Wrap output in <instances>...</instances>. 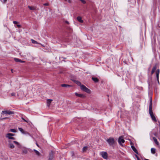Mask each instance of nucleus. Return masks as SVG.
I'll list each match as a JSON object with an SVG mask.
<instances>
[{"mask_svg":"<svg viewBox=\"0 0 160 160\" xmlns=\"http://www.w3.org/2000/svg\"><path fill=\"white\" fill-rule=\"evenodd\" d=\"M49 5L48 3H45L43 4V5L44 6H48Z\"/></svg>","mask_w":160,"mask_h":160,"instance_id":"obj_33","label":"nucleus"},{"mask_svg":"<svg viewBox=\"0 0 160 160\" xmlns=\"http://www.w3.org/2000/svg\"><path fill=\"white\" fill-rule=\"evenodd\" d=\"M137 158V160H138L139 159H140L138 157V158Z\"/></svg>","mask_w":160,"mask_h":160,"instance_id":"obj_40","label":"nucleus"},{"mask_svg":"<svg viewBox=\"0 0 160 160\" xmlns=\"http://www.w3.org/2000/svg\"><path fill=\"white\" fill-rule=\"evenodd\" d=\"M10 132H16V131L15 129H11L10 130Z\"/></svg>","mask_w":160,"mask_h":160,"instance_id":"obj_29","label":"nucleus"},{"mask_svg":"<svg viewBox=\"0 0 160 160\" xmlns=\"http://www.w3.org/2000/svg\"><path fill=\"white\" fill-rule=\"evenodd\" d=\"M13 22L14 24H17L18 23V22L16 21H13Z\"/></svg>","mask_w":160,"mask_h":160,"instance_id":"obj_31","label":"nucleus"},{"mask_svg":"<svg viewBox=\"0 0 160 160\" xmlns=\"http://www.w3.org/2000/svg\"><path fill=\"white\" fill-rule=\"evenodd\" d=\"M65 22L68 24L69 23V22L68 21H65Z\"/></svg>","mask_w":160,"mask_h":160,"instance_id":"obj_37","label":"nucleus"},{"mask_svg":"<svg viewBox=\"0 0 160 160\" xmlns=\"http://www.w3.org/2000/svg\"><path fill=\"white\" fill-rule=\"evenodd\" d=\"M7 1V0H3V2L4 3H5Z\"/></svg>","mask_w":160,"mask_h":160,"instance_id":"obj_34","label":"nucleus"},{"mask_svg":"<svg viewBox=\"0 0 160 160\" xmlns=\"http://www.w3.org/2000/svg\"><path fill=\"white\" fill-rule=\"evenodd\" d=\"M33 151L35 152L36 155H37L38 156H39L40 155V153L38 151L35 149H34Z\"/></svg>","mask_w":160,"mask_h":160,"instance_id":"obj_24","label":"nucleus"},{"mask_svg":"<svg viewBox=\"0 0 160 160\" xmlns=\"http://www.w3.org/2000/svg\"><path fill=\"white\" fill-rule=\"evenodd\" d=\"M17 27L18 28H19L21 27V25H20L18 24V25H17Z\"/></svg>","mask_w":160,"mask_h":160,"instance_id":"obj_36","label":"nucleus"},{"mask_svg":"<svg viewBox=\"0 0 160 160\" xmlns=\"http://www.w3.org/2000/svg\"><path fill=\"white\" fill-rule=\"evenodd\" d=\"M118 142L119 144L121 146H123L122 143H123L125 142V140L123 138L122 136H121L119 137L118 140Z\"/></svg>","mask_w":160,"mask_h":160,"instance_id":"obj_6","label":"nucleus"},{"mask_svg":"<svg viewBox=\"0 0 160 160\" xmlns=\"http://www.w3.org/2000/svg\"><path fill=\"white\" fill-rule=\"evenodd\" d=\"M145 160H149L148 159H145Z\"/></svg>","mask_w":160,"mask_h":160,"instance_id":"obj_43","label":"nucleus"},{"mask_svg":"<svg viewBox=\"0 0 160 160\" xmlns=\"http://www.w3.org/2000/svg\"><path fill=\"white\" fill-rule=\"evenodd\" d=\"M68 2L69 3H71V0H67Z\"/></svg>","mask_w":160,"mask_h":160,"instance_id":"obj_35","label":"nucleus"},{"mask_svg":"<svg viewBox=\"0 0 160 160\" xmlns=\"http://www.w3.org/2000/svg\"><path fill=\"white\" fill-rule=\"evenodd\" d=\"M157 69V66L156 65H155L152 68L151 72V75H152L153 74V73L155 72V71H156V69Z\"/></svg>","mask_w":160,"mask_h":160,"instance_id":"obj_11","label":"nucleus"},{"mask_svg":"<svg viewBox=\"0 0 160 160\" xmlns=\"http://www.w3.org/2000/svg\"><path fill=\"white\" fill-rule=\"evenodd\" d=\"M82 3L85 4L86 3V1L84 0H80Z\"/></svg>","mask_w":160,"mask_h":160,"instance_id":"obj_30","label":"nucleus"},{"mask_svg":"<svg viewBox=\"0 0 160 160\" xmlns=\"http://www.w3.org/2000/svg\"><path fill=\"white\" fill-rule=\"evenodd\" d=\"M151 153L153 154H154L155 152L156 149L154 148H151Z\"/></svg>","mask_w":160,"mask_h":160,"instance_id":"obj_23","label":"nucleus"},{"mask_svg":"<svg viewBox=\"0 0 160 160\" xmlns=\"http://www.w3.org/2000/svg\"><path fill=\"white\" fill-rule=\"evenodd\" d=\"M22 119L25 122H27L24 118H22Z\"/></svg>","mask_w":160,"mask_h":160,"instance_id":"obj_38","label":"nucleus"},{"mask_svg":"<svg viewBox=\"0 0 160 160\" xmlns=\"http://www.w3.org/2000/svg\"><path fill=\"white\" fill-rule=\"evenodd\" d=\"M153 140L154 141V142H155V143L157 145H158L159 144L158 142L157 141V139L155 137H153Z\"/></svg>","mask_w":160,"mask_h":160,"instance_id":"obj_21","label":"nucleus"},{"mask_svg":"<svg viewBox=\"0 0 160 160\" xmlns=\"http://www.w3.org/2000/svg\"><path fill=\"white\" fill-rule=\"evenodd\" d=\"M75 95L78 97H80L81 98H84L85 96L82 94H78L77 92L75 93Z\"/></svg>","mask_w":160,"mask_h":160,"instance_id":"obj_12","label":"nucleus"},{"mask_svg":"<svg viewBox=\"0 0 160 160\" xmlns=\"http://www.w3.org/2000/svg\"><path fill=\"white\" fill-rule=\"evenodd\" d=\"M77 19L79 22L81 23H82L83 22V20H82V18L80 17H77Z\"/></svg>","mask_w":160,"mask_h":160,"instance_id":"obj_16","label":"nucleus"},{"mask_svg":"<svg viewBox=\"0 0 160 160\" xmlns=\"http://www.w3.org/2000/svg\"><path fill=\"white\" fill-rule=\"evenodd\" d=\"M11 71L12 72V69L11 70Z\"/></svg>","mask_w":160,"mask_h":160,"instance_id":"obj_44","label":"nucleus"},{"mask_svg":"<svg viewBox=\"0 0 160 160\" xmlns=\"http://www.w3.org/2000/svg\"><path fill=\"white\" fill-rule=\"evenodd\" d=\"M160 72V70L159 69H158L156 72V77L157 79V80L158 84H159V75Z\"/></svg>","mask_w":160,"mask_h":160,"instance_id":"obj_9","label":"nucleus"},{"mask_svg":"<svg viewBox=\"0 0 160 160\" xmlns=\"http://www.w3.org/2000/svg\"><path fill=\"white\" fill-rule=\"evenodd\" d=\"M135 157L136 158H137L138 157L137 155H135Z\"/></svg>","mask_w":160,"mask_h":160,"instance_id":"obj_39","label":"nucleus"},{"mask_svg":"<svg viewBox=\"0 0 160 160\" xmlns=\"http://www.w3.org/2000/svg\"><path fill=\"white\" fill-rule=\"evenodd\" d=\"M7 118H3V119H6Z\"/></svg>","mask_w":160,"mask_h":160,"instance_id":"obj_41","label":"nucleus"},{"mask_svg":"<svg viewBox=\"0 0 160 160\" xmlns=\"http://www.w3.org/2000/svg\"><path fill=\"white\" fill-rule=\"evenodd\" d=\"M18 129L22 133H24V130L22 128H19Z\"/></svg>","mask_w":160,"mask_h":160,"instance_id":"obj_27","label":"nucleus"},{"mask_svg":"<svg viewBox=\"0 0 160 160\" xmlns=\"http://www.w3.org/2000/svg\"><path fill=\"white\" fill-rule=\"evenodd\" d=\"M92 79L95 82H97L98 81V79L96 78L92 77Z\"/></svg>","mask_w":160,"mask_h":160,"instance_id":"obj_22","label":"nucleus"},{"mask_svg":"<svg viewBox=\"0 0 160 160\" xmlns=\"http://www.w3.org/2000/svg\"><path fill=\"white\" fill-rule=\"evenodd\" d=\"M36 144L37 145L38 147V146H38V144L37 143H36Z\"/></svg>","mask_w":160,"mask_h":160,"instance_id":"obj_42","label":"nucleus"},{"mask_svg":"<svg viewBox=\"0 0 160 160\" xmlns=\"http://www.w3.org/2000/svg\"><path fill=\"white\" fill-rule=\"evenodd\" d=\"M80 87V88L82 91L88 93H90L91 91L90 90L88 89L84 85H82Z\"/></svg>","mask_w":160,"mask_h":160,"instance_id":"obj_2","label":"nucleus"},{"mask_svg":"<svg viewBox=\"0 0 160 160\" xmlns=\"http://www.w3.org/2000/svg\"><path fill=\"white\" fill-rule=\"evenodd\" d=\"M88 149V147H84L82 149V151L83 152H85L86 151V150Z\"/></svg>","mask_w":160,"mask_h":160,"instance_id":"obj_28","label":"nucleus"},{"mask_svg":"<svg viewBox=\"0 0 160 160\" xmlns=\"http://www.w3.org/2000/svg\"><path fill=\"white\" fill-rule=\"evenodd\" d=\"M14 135V134L11 133H8L6 134L5 137L6 138H8V140H14L15 138L12 137Z\"/></svg>","mask_w":160,"mask_h":160,"instance_id":"obj_4","label":"nucleus"},{"mask_svg":"<svg viewBox=\"0 0 160 160\" xmlns=\"http://www.w3.org/2000/svg\"><path fill=\"white\" fill-rule=\"evenodd\" d=\"M100 154L104 159H106L108 158V154L107 152H101Z\"/></svg>","mask_w":160,"mask_h":160,"instance_id":"obj_8","label":"nucleus"},{"mask_svg":"<svg viewBox=\"0 0 160 160\" xmlns=\"http://www.w3.org/2000/svg\"><path fill=\"white\" fill-rule=\"evenodd\" d=\"M28 8L30 10H34L35 9V8L34 7L28 6Z\"/></svg>","mask_w":160,"mask_h":160,"instance_id":"obj_25","label":"nucleus"},{"mask_svg":"<svg viewBox=\"0 0 160 160\" xmlns=\"http://www.w3.org/2000/svg\"><path fill=\"white\" fill-rule=\"evenodd\" d=\"M61 86L63 87H69L71 86L70 85L68 84H62L61 85Z\"/></svg>","mask_w":160,"mask_h":160,"instance_id":"obj_20","label":"nucleus"},{"mask_svg":"<svg viewBox=\"0 0 160 160\" xmlns=\"http://www.w3.org/2000/svg\"><path fill=\"white\" fill-rule=\"evenodd\" d=\"M14 60L16 62H21V63H23V62H25L24 61H22L21 60H20L18 58H14Z\"/></svg>","mask_w":160,"mask_h":160,"instance_id":"obj_13","label":"nucleus"},{"mask_svg":"<svg viewBox=\"0 0 160 160\" xmlns=\"http://www.w3.org/2000/svg\"><path fill=\"white\" fill-rule=\"evenodd\" d=\"M131 148L132 150L135 153H136L137 154H138L137 150L136 149V148L134 146H131Z\"/></svg>","mask_w":160,"mask_h":160,"instance_id":"obj_15","label":"nucleus"},{"mask_svg":"<svg viewBox=\"0 0 160 160\" xmlns=\"http://www.w3.org/2000/svg\"><path fill=\"white\" fill-rule=\"evenodd\" d=\"M11 95L12 96H15V93L13 92L11 94Z\"/></svg>","mask_w":160,"mask_h":160,"instance_id":"obj_32","label":"nucleus"},{"mask_svg":"<svg viewBox=\"0 0 160 160\" xmlns=\"http://www.w3.org/2000/svg\"><path fill=\"white\" fill-rule=\"evenodd\" d=\"M64 0L65 1H67V0Z\"/></svg>","mask_w":160,"mask_h":160,"instance_id":"obj_45","label":"nucleus"},{"mask_svg":"<svg viewBox=\"0 0 160 160\" xmlns=\"http://www.w3.org/2000/svg\"><path fill=\"white\" fill-rule=\"evenodd\" d=\"M13 113V112L12 111L8 110V111H2L1 114L2 115L4 116V114H8L11 115Z\"/></svg>","mask_w":160,"mask_h":160,"instance_id":"obj_5","label":"nucleus"},{"mask_svg":"<svg viewBox=\"0 0 160 160\" xmlns=\"http://www.w3.org/2000/svg\"><path fill=\"white\" fill-rule=\"evenodd\" d=\"M149 114L153 113L152 100L151 99L149 104Z\"/></svg>","mask_w":160,"mask_h":160,"instance_id":"obj_7","label":"nucleus"},{"mask_svg":"<svg viewBox=\"0 0 160 160\" xmlns=\"http://www.w3.org/2000/svg\"><path fill=\"white\" fill-rule=\"evenodd\" d=\"M31 41H32V43H34V44H39V43H38L37 41H35V40H33V39H32Z\"/></svg>","mask_w":160,"mask_h":160,"instance_id":"obj_26","label":"nucleus"},{"mask_svg":"<svg viewBox=\"0 0 160 160\" xmlns=\"http://www.w3.org/2000/svg\"><path fill=\"white\" fill-rule=\"evenodd\" d=\"M8 146L9 148L11 149H13L15 148L14 143L18 146L19 148L20 146V144L17 142L11 140H8Z\"/></svg>","mask_w":160,"mask_h":160,"instance_id":"obj_1","label":"nucleus"},{"mask_svg":"<svg viewBox=\"0 0 160 160\" xmlns=\"http://www.w3.org/2000/svg\"><path fill=\"white\" fill-rule=\"evenodd\" d=\"M74 82L77 84L80 87L82 85L79 81L77 80H74Z\"/></svg>","mask_w":160,"mask_h":160,"instance_id":"obj_18","label":"nucleus"},{"mask_svg":"<svg viewBox=\"0 0 160 160\" xmlns=\"http://www.w3.org/2000/svg\"><path fill=\"white\" fill-rule=\"evenodd\" d=\"M107 141L110 145H113L115 143V140L113 138L110 137L107 140Z\"/></svg>","mask_w":160,"mask_h":160,"instance_id":"obj_3","label":"nucleus"},{"mask_svg":"<svg viewBox=\"0 0 160 160\" xmlns=\"http://www.w3.org/2000/svg\"><path fill=\"white\" fill-rule=\"evenodd\" d=\"M150 115L151 116V117L152 120L155 122H156L157 120L156 119L155 117L153 115V113L150 114Z\"/></svg>","mask_w":160,"mask_h":160,"instance_id":"obj_14","label":"nucleus"},{"mask_svg":"<svg viewBox=\"0 0 160 160\" xmlns=\"http://www.w3.org/2000/svg\"><path fill=\"white\" fill-rule=\"evenodd\" d=\"M22 153L24 154H26L28 153V150L26 148L23 149L22 150Z\"/></svg>","mask_w":160,"mask_h":160,"instance_id":"obj_19","label":"nucleus"},{"mask_svg":"<svg viewBox=\"0 0 160 160\" xmlns=\"http://www.w3.org/2000/svg\"><path fill=\"white\" fill-rule=\"evenodd\" d=\"M53 158V154L52 152H51L49 154L48 160H52Z\"/></svg>","mask_w":160,"mask_h":160,"instance_id":"obj_10","label":"nucleus"},{"mask_svg":"<svg viewBox=\"0 0 160 160\" xmlns=\"http://www.w3.org/2000/svg\"><path fill=\"white\" fill-rule=\"evenodd\" d=\"M52 101V99H48L47 100V103L48 107H49L50 105V103Z\"/></svg>","mask_w":160,"mask_h":160,"instance_id":"obj_17","label":"nucleus"}]
</instances>
